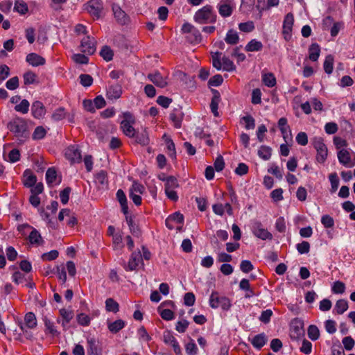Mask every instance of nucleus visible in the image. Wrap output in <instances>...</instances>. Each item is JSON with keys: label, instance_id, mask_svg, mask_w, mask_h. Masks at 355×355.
Wrapping results in <instances>:
<instances>
[{"label": "nucleus", "instance_id": "f257e3e1", "mask_svg": "<svg viewBox=\"0 0 355 355\" xmlns=\"http://www.w3.org/2000/svg\"><path fill=\"white\" fill-rule=\"evenodd\" d=\"M7 128L13 132L15 136L17 137L20 142H23L28 137V131L27 130V123L24 119L17 117L13 121H10Z\"/></svg>", "mask_w": 355, "mask_h": 355}, {"label": "nucleus", "instance_id": "f03ea898", "mask_svg": "<svg viewBox=\"0 0 355 355\" xmlns=\"http://www.w3.org/2000/svg\"><path fill=\"white\" fill-rule=\"evenodd\" d=\"M193 18L196 22L200 24L215 23L216 15L213 12L212 7L207 5L198 10Z\"/></svg>", "mask_w": 355, "mask_h": 355}, {"label": "nucleus", "instance_id": "7ed1b4c3", "mask_svg": "<svg viewBox=\"0 0 355 355\" xmlns=\"http://www.w3.org/2000/svg\"><path fill=\"white\" fill-rule=\"evenodd\" d=\"M304 323L299 318L293 319L290 323V337L292 340H298L304 336Z\"/></svg>", "mask_w": 355, "mask_h": 355}, {"label": "nucleus", "instance_id": "20e7f679", "mask_svg": "<svg viewBox=\"0 0 355 355\" xmlns=\"http://www.w3.org/2000/svg\"><path fill=\"white\" fill-rule=\"evenodd\" d=\"M209 305L213 309L221 307L224 311H227L231 307L230 300L225 296H219L218 292H212L209 297Z\"/></svg>", "mask_w": 355, "mask_h": 355}, {"label": "nucleus", "instance_id": "39448f33", "mask_svg": "<svg viewBox=\"0 0 355 355\" xmlns=\"http://www.w3.org/2000/svg\"><path fill=\"white\" fill-rule=\"evenodd\" d=\"M85 6L94 19H98L103 17V4L101 0H89Z\"/></svg>", "mask_w": 355, "mask_h": 355}, {"label": "nucleus", "instance_id": "423d86ee", "mask_svg": "<svg viewBox=\"0 0 355 355\" xmlns=\"http://www.w3.org/2000/svg\"><path fill=\"white\" fill-rule=\"evenodd\" d=\"M124 120L121 123V128L123 132L128 137H135L136 130L132 125V123H135V118L133 115L129 112H125L123 114Z\"/></svg>", "mask_w": 355, "mask_h": 355}, {"label": "nucleus", "instance_id": "0eeeda50", "mask_svg": "<svg viewBox=\"0 0 355 355\" xmlns=\"http://www.w3.org/2000/svg\"><path fill=\"white\" fill-rule=\"evenodd\" d=\"M313 145L317 151L316 159L320 163H324L327 159L328 150L326 145L324 144L322 137H314Z\"/></svg>", "mask_w": 355, "mask_h": 355}, {"label": "nucleus", "instance_id": "6e6552de", "mask_svg": "<svg viewBox=\"0 0 355 355\" xmlns=\"http://www.w3.org/2000/svg\"><path fill=\"white\" fill-rule=\"evenodd\" d=\"M65 157L72 164L80 163L82 160V155L78 146L72 145L69 146L65 150Z\"/></svg>", "mask_w": 355, "mask_h": 355}, {"label": "nucleus", "instance_id": "1a4fd4ad", "mask_svg": "<svg viewBox=\"0 0 355 355\" xmlns=\"http://www.w3.org/2000/svg\"><path fill=\"white\" fill-rule=\"evenodd\" d=\"M294 24V17L291 12L288 13L285 17L283 22V30L282 34L284 35V39L286 41H289L291 38V32L293 26Z\"/></svg>", "mask_w": 355, "mask_h": 355}, {"label": "nucleus", "instance_id": "9d476101", "mask_svg": "<svg viewBox=\"0 0 355 355\" xmlns=\"http://www.w3.org/2000/svg\"><path fill=\"white\" fill-rule=\"evenodd\" d=\"M163 340L166 344L171 345L172 346L173 351L176 354H181L180 346L171 331H167L164 333Z\"/></svg>", "mask_w": 355, "mask_h": 355}, {"label": "nucleus", "instance_id": "9b49d317", "mask_svg": "<svg viewBox=\"0 0 355 355\" xmlns=\"http://www.w3.org/2000/svg\"><path fill=\"white\" fill-rule=\"evenodd\" d=\"M184 114L182 110V107L178 106L173 110L170 114V119L173 123L175 128H180L182 126V121L183 120Z\"/></svg>", "mask_w": 355, "mask_h": 355}, {"label": "nucleus", "instance_id": "f8f14e48", "mask_svg": "<svg viewBox=\"0 0 355 355\" xmlns=\"http://www.w3.org/2000/svg\"><path fill=\"white\" fill-rule=\"evenodd\" d=\"M31 113L35 119H42L46 114V108L44 104L39 101H35L31 105Z\"/></svg>", "mask_w": 355, "mask_h": 355}, {"label": "nucleus", "instance_id": "ddd939ff", "mask_svg": "<svg viewBox=\"0 0 355 355\" xmlns=\"http://www.w3.org/2000/svg\"><path fill=\"white\" fill-rule=\"evenodd\" d=\"M148 78L154 83L157 87L164 88L167 86L168 83L166 78L163 77L161 73L158 71L155 73H149Z\"/></svg>", "mask_w": 355, "mask_h": 355}, {"label": "nucleus", "instance_id": "4468645a", "mask_svg": "<svg viewBox=\"0 0 355 355\" xmlns=\"http://www.w3.org/2000/svg\"><path fill=\"white\" fill-rule=\"evenodd\" d=\"M80 46L82 51L89 55H92L96 51L94 42L92 41L89 36H87L82 40Z\"/></svg>", "mask_w": 355, "mask_h": 355}, {"label": "nucleus", "instance_id": "2eb2a0df", "mask_svg": "<svg viewBox=\"0 0 355 355\" xmlns=\"http://www.w3.org/2000/svg\"><path fill=\"white\" fill-rule=\"evenodd\" d=\"M122 94V87L120 85H113L107 89L106 96L109 100H116Z\"/></svg>", "mask_w": 355, "mask_h": 355}, {"label": "nucleus", "instance_id": "dca6fc26", "mask_svg": "<svg viewBox=\"0 0 355 355\" xmlns=\"http://www.w3.org/2000/svg\"><path fill=\"white\" fill-rule=\"evenodd\" d=\"M26 61L33 67L42 66L45 64V59L41 55L31 53L26 55Z\"/></svg>", "mask_w": 355, "mask_h": 355}, {"label": "nucleus", "instance_id": "f3484780", "mask_svg": "<svg viewBox=\"0 0 355 355\" xmlns=\"http://www.w3.org/2000/svg\"><path fill=\"white\" fill-rule=\"evenodd\" d=\"M339 162L345 166L352 167L355 165V163L350 164L351 163V155L349 152L346 149H341L338 152L337 154Z\"/></svg>", "mask_w": 355, "mask_h": 355}, {"label": "nucleus", "instance_id": "a211bd4d", "mask_svg": "<svg viewBox=\"0 0 355 355\" xmlns=\"http://www.w3.org/2000/svg\"><path fill=\"white\" fill-rule=\"evenodd\" d=\"M114 17L121 24H125L128 21V17L125 12L117 5L112 6Z\"/></svg>", "mask_w": 355, "mask_h": 355}, {"label": "nucleus", "instance_id": "6ab92c4d", "mask_svg": "<svg viewBox=\"0 0 355 355\" xmlns=\"http://www.w3.org/2000/svg\"><path fill=\"white\" fill-rule=\"evenodd\" d=\"M142 260V255L140 252H132L130 259L128 261V266L125 268L127 270H134L139 266V263Z\"/></svg>", "mask_w": 355, "mask_h": 355}, {"label": "nucleus", "instance_id": "aec40b11", "mask_svg": "<svg viewBox=\"0 0 355 355\" xmlns=\"http://www.w3.org/2000/svg\"><path fill=\"white\" fill-rule=\"evenodd\" d=\"M133 138L135 139V142L136 144H139L142 146H147L150 141L148 133L146 128L142 130L141 132H136L135 137Z\"/></svg>", "mask_w": 355, "mask_h": 355}, {"label": "nucleus", "instance_id": "412c9836", "mask_svg": "<svg viewBox=\"0 0 355 355\" xmlns=\"http://www.w3.org/2000/svg\"><path fill=\"white\" fill-rule=\"evenodd\" d=\"M23 176L25 178L23 181V184L25 187L31 188L36 184L37 177L31 172L30 169L25 170Z\"/></svg>", "mask_w": 355, "mask_h": 355}, {"label": "nucleus", "instance_id": "4be33fe9", "mask_svg": "<svg viewBox=\"0 0 355 355\" xmlns=\"http://www.w3.org/2000/svg\"><path fill=\"white\" fill-rule=\"evenodd\" d=\"M43 321L45 326L46 334H50L53 337L58 336L60 335V332L55 327L54 322L48 318L47 316L43 317Z\"/></svg>", "mask_w": 355, "mask_h": 355}, {"label": "nucleus", "instance_id": "5701e85b", "mask_svg": "<svg viewBox=\"0 0 355 355\" xmlns=\"http://www.w3.org/2000/svg\"><path fill=\"white\" fill-rule=\"evenodd\" d=\"M253 234L258 238L263 240L266 239V230L263 227L262 224L259 221H254L252 223Z\"/></svg>", "mask_w": 355, "mask_h": 355}, {"label": "nucleus", "instance_id": "b1692460", "mask_svg": "<svg viewBox=\"0 0 355 355\" xmlns=\"http://www.w3.org/2000/svg\"><path fill=\"white\" fill-rule=\"evenodd\" d=\"M126 222L129 226L130 233L135 237H140L141 236V230L137 225L131 216H126Z\"/></svg>", "mask_w": 355, "mask_h": 355}, {"label": "nucleus", "instance_id": "393cba45", "mask_svg": "<svg viewBox=\"0 0 355 355\" xmlns=\"http://www.w3.org/2000/svg\"><path fill=\"white\" fill-rule=\"evenodd\" d=\"M25 327L28 329H34L37 327V318L33 312L27 313L24 316V323H23Z\"/></svg>", "mask_w": 355, "mask_h": 355}, {"label": "nucleus", "instance_id": "a878e982", "mask_svg": "<svg viewBox=\"0 0 355 355\" xmlns=\"http://www.w3.org/2000/svg\"><path fill=\"white\" fill-rule=\"evenodd\" d=\"M320 53V47L318 44L313 43L309 48V58L313 61L315 62L318 60Z\"/></svg>", "mask_w": 355, "mask_h": 355}, {"label": "nucleus", "instance_id": "bb28decb", "mask_svg": "<svg viewBox=\"0 0 355 355\" xmlns=\"http://www.w3.org/2000/svg\"><path fill=\"white\" fill-rule=\"evenodd\" d=\"M125 327V322L119 319L112 322H108L107 328L112 334H116Z\"/></svg>", "mask_w": 355, "mask_h": 355}, {"label": "nucleus", "instance_id": "cd10ccee", "mask_svg": "<svg viewBox=\"0 0 355 355\" xmlns=\"http://www.w3.org/2000/svg\"><path fill=\"white\" fill-rule=\"evenodd\" d=\"M225 41L231 45H235L239 42V37L236 31L234 29H230L225 37Z\"/></svg>", "mask_w": 355, "mask_h": 355}, {"label": "nucleus", "instance_id": "c85d7f7f", "mask_svg": "<svg viewBox=\"0 0 355 355\" xmlns=\"http://www.w3.org/2000/svg\"><path fill=\"white\" fill-rule=\"evenodd\" d=\"M87 344V355H101V352L94 338L88 339Z\"/></svg>", "mask_w": 355, "mask_h": 355}, {"label": "nucleus", "instance_id": "c756f323", "mask_svg": "<svg viewBox=\"0 0 355 355\" xmlns=\"http://www.w3.org/2000/svg\"><path fill=\"white\" fill-rule=\"evenodd\" d=\"M28 240L31 244L41 245L44 243L41 234L35 228H33V230L30 233Z\"/></svg>", "mask_w": 355, "mask_h": 355}, {"label": "nucleus", "instance_id": "7c9ffc66", "mask_svg": "<svg viewBox=\"0 0 355 355\" xmlns=\"http://www.w3.org/2000/svg\"><path fill=\"white\" fill-rule=\"evenodd\" d=\"M160 180L166 182L164 189L174 190L175 188L179 187L178 180L174 176H168L166 178H160Z\"/></svg>", "mask_w": 355, "mask_h": 355}, {"label": "nucleus", "instance_id": "2f4dec72", "mask_svg": "<svg viewBox=\"0 0 355 355\" xmlns=\"http://www.w3.org/2000/svg\"><path fill=\"white\" fill-rule=\"evenodd\" d=\"M263 48V44L261 42L253 39L250 40L245 46V50L248 52L259 51Z\"/></svg>", "mask_w": 355, "mask_h": 355}, {"label": "nucleus", "instance_id": "473e14b6", "mask_svg": "<svg viewBox=\"0 0 355 355\" xmlns=\"http://www.w3.org/2000/svg\"><path fill=\"white\" fill-rule=\"evenodd\" d=\"M252 345L257 349H261L266 343L264 334H260L254 336L251 339Z\"/></svg>", "mask_w": 355, "mask_h": 355}, {"label": "nucleus", "instance_id": "72a5a7b5", "mask_svg": "<svg viewBox=\"0 0 355 355\" xmlns=\"http://www.w3.org/2000/svg\"><path fill=\"white\" fill-rule=\"evenodd\" d=\"M187 40L191 44H198L202 40V35L200 31L196 28L187 36Z\"/></svg>", "mask_w": 355, "mask_h": 355}, {"label": "nucleus", "instance_id": "f704fd0d", "mask_svg": "<svg viewBox=\"0 0 355 355\" xmlns=\"http://www.w3.org/2000/svg\"><path fill=\"white\" fill-rule=\"evenodd\" d=\"M100 55L107 62L113 59L114 53L109 46L105 45L100 51Z\"/></svg>", "mask_w": 355, "mask_h": 355}, {"label": "nucleus", "instance_id": "c9c22d12", "mask_svg": "<svg viewBox=\"0 0 355 355\" xmlns=\"http://www.w3.org/2000/svg\"><path fill=\"white\" fill-rule=\"evenodd\" d=\"M347 309H348V302L346 300H344V299L338 300L336 302L335 307H334V310L339 315L343 314L344 312H345L347 310Z\"/></svg>", "mask_w": 355, "mask_h": 355}, {"label": "nucleus", "instance_id": "e433bc0d", "mask_svg": "<svg viewBox=\"0 0 355 355\" xmlns=\"http://www.w3.org/2000/svg\"><path fill=\"white\" fill-rule=\"evenodd\" d=\"M105 308L107 311L114 313L119 311V304L112 298H107L105 301Z\"/></svg>", "mask_w": 355, "mask_h": 355}, {"label": "nucleus", "instance_id": "4c0bfd02", "mask_svg": "<svg viewBox=\"0 0 355 355\" xmlns=\"http://www.w3.org/2000/svg\"><path fill=\"white\" fill-rule=\"evenodd\" d=\"M95 180L102 187V188L106 187L108 183L106 171L102 170L98 172L95 176Z\"/></svg>", "mask_w": 355, "mask_h": 355}, {"label": "nucleus", "instance_id": "58836bf2", "mask_svg": "<svg viewBox=\"0 0 355 355\" xmlns=\"http://www.w3.org/2000/svg\"><path fill=\"white\" fill-rule=\"evenodd\" d=\"M57 178V172L54 167L49 168L46 173V183L49 187L55 181Z\"/></svg>", "mask_w": 355, "mask_h": 355}, {"label": "nucleus", "instance_id": "ea45409f", "mask_svg": "<svg viewBox=\"0 0 355 355\" xmlns=\"http://www.w3.org/2000/svg\"><path fill=\"white\" fill-rule=\"evenodd\" d=\"M334 57L331 55L326 56L324 62V70L327 74H331L334 69Z\"/></svg>", "mask_w": 355, "mask_h": 355}, {"label": "nucleus", "instance_id": "a19ab883", "mask_svg": "<svg viewBox=\"0 0 355 355\" xmlns=\"http://www.w3.org/2000/svg\"><path fill=\"white\" fill-rule=\"evenodd\" d=\"M308 336L311 340H316L320 337V331L317 326L311 324L308 327Z\"/></svg>", "mask_w": 355, "mask_h": 355}, {"label": "nucleus", "instance_id": "79ce46f5", "mask_svg": "<svg viewBox=\"0 0 355 355\" xmlns=\"http://www.w3.org/2000/svg\"><path fill=\"white\" fill-rule=\"evenodd\" d=\"M241 123H244L245 128L247 130H252L255 127L254 119L251 115H246L241 118Z\"/></svg>", "mask_w": 355, "mask_h": 355}, {"label": "nucleus", "instance_id": "37998d69", "mask_svg": "<svg viewBox=\"0 0 355 355\" xmlns=\"http://www.w3.org/2000/svg\"><path fill=\"white\" fill-rule=\"evenodd\" d=\"M30 103L28 100L24 99L18 105H16L15 110L22 114H26L29 110Z\"/></svg>", "mask_w": 355, "mask_h": 355}, {"label": "nucleus", "instance_id": "c03bdc74", "mask_svg": "<svg viewBox=\"0 0 355 355\" xmlns=\"http://www.w3.org/2000/svg\"><path fill=\"white\" fill-rule=\"evenodd\" d=\"M59 312L62 317V320H64L65 322H69L73 318L74 314L72 310L61 309Z\"/></svg>", "mask_w": 355, "mask_h": 355}, {"label": "nucleus", "instance_id": "a18cd8bd", "mask_svg": "<svg viewBox=\"0 0 355 355\" xmlns=\"http://www.w3.org/2000/svg\"><path fill=\"white\" fill-rule=\"evenodd\" d=\"M329 180L331 182V192L334 193L338 189V186H339L338 177L336 173H333L329 175Z\"/></svg>", "mask_w": 355, "mask_h": 355}, {"label": "nucleus", "instance_id": "49530a36", "mask_svg": "<svg viewBox=\"0 0 355 355\" xmlns=\"http://www.w3.org/2000/svg\"><path fill=\"white\" fill-rule=\"evenodd\" d=\"M223 70L226 71H233L236 70V66L234 62L227 57L224 56L222 58Z\"/></svg>", "mask_w": 355, "mask_h": 355}, {"label": "nucleus", "instance_id": "de8ad7c7", "mask_svg": "<svg viewBox=\"0 0 355 355\" xmlns=\"http://www.w3.org/2000/svg\"><path fill=\"white\" fill-rule=\"evenodd\" d=\"M14 9L21 15L26 14L28 10L27 4L23 1L19 0L16 1Z\"/></svg>", "mask_w": 355, "mask_h": 355}, {"label": "nucleus", "instance_id": "09e8293b", "mask_svg": "<svg viewBox=\"0 0 355 355\" xmlns=\"http://www.w3.org/2000/svg\"><path fill=\"white\" fill-rule=\"evenodd\" d=\"M166 143L167 145V149L170 152L168 153V156L171 159H176V151H175V147L174 142L173 141V140L171 139L167 138L166 140Z\"/></svg>", "mask_w": 355, "mask_h": 355}, {"label": "nucleus", "instance_id": "8fccbe9b", "mask_svg": "<svg viewBox=\"0 0 355 355\" xmlns=\"http://www.w3.org/2000/svg\"><path fill=\"white\" fill-rule=\"evenodd\" d=\"M185 351L188 355L198 354V349L193 340L191 339V341L185 345Z\"/></svg>", "mask_w": 355, "mask_h": 355}, {"label": "nucleus", "instance_id": "3c124183", "mask_svg": "<svg viewBox=\"0 0 355 355\" xmlns=\"http://www.w3.org/2000/svg\"><path fill=\"white\" fill-rule=\"evenodd\" d=\"M239 28L241 31L250 33L254 29V23L252 21L240 23L239 24Z\"/></svg>", "mask_w": 355, "mask_h": 355}, {"label": "nucleus", "instance_id": "603ef678", "mask_svg": "<svg viewBox=\"0 0 355 355\" xmlns=\"http://www.w3.org/2000/svg\"><path fill=\"white\" fill-rule=\"evenodd\" d=\"M46 131L42 126H37L33 133V139L35 140H39L43 139L46 135Z\"/></svg>", "mask_w": 355, "mask_h": 355}, {"label": "nucleus", "instance_id": "864d4df0", "mask_svg": "<svg viewBox=\"0 0 355 355\" xmlns=\"http://www.w3.org/2000/svg\"><path fill=\"white\" fill-rule=\"evenodd\" d=\"M332 292L336 294H342L345 291V285L340 281H336L332 286Z\"/></svg>", "mask_w": 355, "mask_h": 355}, {"label": "nucleus", "instance_id": "5fc2aeb1", "mask_svg": "<svg viewBox=\"0 0 355 355\" xmlns=\"http://www.w3.org/2000/svg\"><path fill=\"white\" fill-rule=\"evenodd\" d=\"M223 82V78L220 74H216L211 77L208 81L209 87H218Z\"/></svg>", "mask_w": 355, "mask_h": 355}, {"label": "nucleus", "instance_id": "6e6d98bb", "mask_svg": "<svg viewBox=\"0 0 355 355\" xmlns=\"http://www.w3.org/2000/svg\"><path fill=\"white\" fill-rule=\"evenodd\" d=\"M296 248L300 254H307L310 250V244L308 241H303L302 243L297 244Z\"/></svg>", "mask_w": 355, "mask_h": 355}, {"label": "nucleus", "instance_id": "4d7b16f0", "mask_svg": "<svg viewBox=\"0 0 355 355\" xmlns=\"http://www.w3.org/2000/svg\"><path fill=\"white\" fill-rule=\"evenodd\" d=\"M218 11L221 16L227 17L232 15V8L228 4H222L219 6Z\"/></svg>", "mask_w": 355, "mask_h": 355}, {"label": "nucleus", "instance_id": "13d9d810", "mask_svg": "<svg viewBox=\"0 0 355 355\" xmlns=\"http://www.w3.org/2000/svg\"><path fill=\"white\" fill-rule=\"evenodd\" d=\"M66 116V112L64 107L56 109L52 114V119L54 121H60Z\"/></svg>", "mask_w": 355, "mask_h": 355}, {"label": "nucleus", "instance_id": "bf43d9fd", "mask_svg": "<svg viewBox=\"0 0 355 355\" xmlns=\"http://www.w3.org/2000/svg\"><path fill=\"white\" fill-rule=\"evenodd\" d=\"M79 78L80 84L84 87H89L93 83V78L90 75L81 74Z\"/></svg>", "mask_w": 355, "mask_h": 355}, {"label": "nucleus", "instance_id": "052dcab7", "mask_svg": "<svg viewBox=\"0 0 355 355\" xmlns=\"http://www.w3.org/2000/svg\"><path fill=\"white\" fill-rule=\"evenodd\" d=\"M189 324V321L185 319L178 321L175 325V330L179 333H184Z\"/></svg>", "mask_w": 355, "mask_h": 355}, {"label": "nucleus", "instance_id": "680f3d73", "mask_svg": "<svg viewBox=\"0 0 355 355\" xmlns=\"http://www.w3.org/2000/svg\"><path fill=\"white\" fill-rule=\"evenodd\" d=\"M24 85H31L34 83L36 78V74L31 71H28L24 74Z\"/></svg>", "mask_w": 355, "mask_h": 355}, {"label": "nucleus", "instance_id": "e2e57ef3", "mask_svg": "<svg viewBox=\"0 0 355 355\" xmlns=\"http://www.w3.org/2000/svg\"><path fill=\"white\" fill-rule=\"evenodd\" d=\"M270 197L274 202H277L283 200V189L278 188L270 193Z\"/></svg>", "mask_w": 355, "mask_h": 355}, {"label": "nucleus", "instance_id": "0e129e2a", "mask_svg": "<svg viewBox=\"0 0 355 355\" xmlns=\"http://www.w3.org/2000/svg\"><path fill=\"white\" fill-rule=\"evenodd\" d=\"M168 218L173 223L182 225L184 223V216L179 211H176L174 214L170 215Z\"/></svg>", "mask_w": 355, "mask_h": 355}, {"label": "nucleus", "instance_id": "69168bd1", "mask_svg": "<svg viewBox=\"0 0 355 355\" xmlns=\"http://www.w3.org/2000/svg\"><path fill=\"white\" fill-rule=\"evenodd\" d=\"M254 267L249 260H243L240 264V269L243 272L248 273L253 270Z\"/></svg>", "mask_w": 355, "mask_h": 355}, {"label": "nucleus", "instance_id": "338daca9", "mask_svg": "<svg viewBox=\"0 0 355 355\" xmlns=\"http://www.w3.org/2000/svg\"><path fill=\"white\" fill-rule=\"evenodd\" d=\"M321 223L326 228H331L334 225V218L329 215L322 216L321 218Z\"/></svg>", "mask_w": 355, "mask_h": 355}, {"label": "nucleus", "instance_id": "774afa93", "mask_svg": "<svg viewBox=\"0 0 355 355\" xmlns=\"http://www.w3.org/2000/svg\"><path fill=\"white\" fill-rule=\"evenodd\" d=\"M6 86L7 89L10 90H14L18 88L19 87V78L17 76H15L9 79L6 83Z\"/></svg>", "mask_w": 355, "mask_h": 355}]
</instances>
